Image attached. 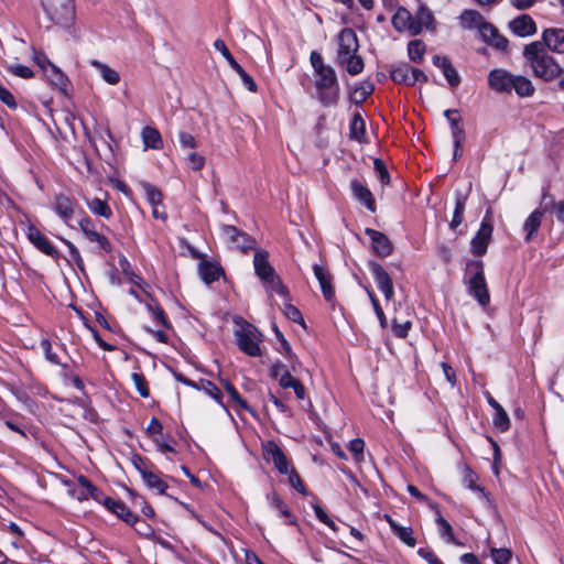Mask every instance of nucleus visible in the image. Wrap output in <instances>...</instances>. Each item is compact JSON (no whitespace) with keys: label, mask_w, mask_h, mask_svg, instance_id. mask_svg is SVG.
I'll list each match as a JSON object with an SVG mask.
<instances>
[{"label":"nucleus","mask_w":564,"mask_h":564,"mask_svg":"<svg viewBox=\"0 0 564 564\" xmlns=\"http://www.w3.org/2000/svg\"><path fill=\"white\" fill-rule=\"evenodd\" d=\"M310 61L315 74L318 100L325 107L335 106L339 99V84L335 69L326 65L321 53L313 51Z\"/></svg>","instance_id":"nucleus-1"},{"label":"nucleus","mask_w":564,"mask_h":564,"mask_svg":"<svg viewBox=\"0 0 564 564\" xmlns=\"http://www.w3.org/2000/svg\"><path fill=\"white\" fill-rule=\"evenodd\" d=\"M523 58L530 66L533 75L546 83L561 77L563 69L555 58L547 54L540 41L531 42L523 48Z\"/></svg>","instance_id":"nucleus-2"},{"label":"nucleus","mask_w":564,"mask_h":564,"mask_svg":"<svg viewBox=\"0 0 564 564\" xmlns=\"http://www.w3.org/2000/svg\"><path fill=\"white\" fill-rule=\"evenodd\" d=\"M466 279L469 293L478 301V303L481 306L489 304L490 295L485 279L482 261L473 260L467 263Z\"/></svg>","instance_id":"nucleus-3"},{"label":"nucleus","mask_w":564,"mask_h":564,"mask_svg":"<svg viewBox=\"0 0 564 564\" xmlns=\"http://www.w3.org/2000/svg\"><path fill=\"white\" fill-rule=\"evenodd\" d=\"M236 339L239 349L250 357L261 356L260 344L263 340L262 334L251 324L246 323L236 330Z\"/></svg>","instance_id":"nucleus-4"},{"label":"nucleus","mask_w":564,"mask_h":564,"mask_svg":"<svg viewBox=\"0 0 564 564\" xmlns=\"http://www.w3.org/2000/svg\"><path fill=\"white\" fill-rule=\"evenodd\" d=\"M85 238L97 245L98 253L100 256L109 254L112 252V245L110 240L97 230L96 224L89 217H83L78 223Z\"/></svg>","instance_id":"nucleus-5"},{"label":"nucleus","mask_w":564,"mask_h":564,"mask_svg":"<svg viewBox=\"0 0 564 564\" xmlns=\"http://www.w3.org/2000/svg\"><path fill=\"white\" fill-rule=\"evenodd\" d=\"M263 457L267 462L273 463L274 467L282 475H286L292 468L286 455L274 441H268L263 444Z\"/></svg>","instance_id":"nucleus-6"},{"label":"nucleus","mask_w":564,"mask_h":564,"mask_svg":"<svg viewBox=\"0 0 564 564\" xmlns=\"http://www.w3.org/2000/svg\"><path fill=\"white\" fill-rule=\"evenodd\" d=\"M359 41L352 29L345 28L338 35V50L336 62L349 55L358 53Z\"/></svg>","instance_id":"nucleus-7"},{"label":"nucleus","mask_w":564,"mask_h":564,"mask_svg":"<svg viewBox=\"0 0 564 564\" xmlns=\"http://www.w3.org/2000/svg\"><path fill=\"white\" fill-rule=\"evenodd\" d=\"M492 225L491 223L485 217L480 224V227L474 238L471 239L470 246H471V252L475 256H484L487 252L488 245L491 240L492 236Z\"/></svg>","instance_id":"nucleus-8"},{"label":"nucleus","mask_w":564,"mask_h":564,"mask_svg":"<svg viewBox=\"0 0 564 564\" xmlns=\"http://www.w3.org/2000/svg\"><path fill=\"white\" fill-rule=\"evenodd\" d=\"M26 236L30 242L41 252L54 259L59 258V252L57 251V249L53 246L48 238L44 234H42L41 230L36 228L34 225L28 226Z\"/></svg>","instance_id":"nucleus-9"},{"label":"nucleus","mask_w":564,"mask_h":564,"mask_svg":"<svg viewBox=\"0 0 564 564\" xmlns=\"http://www.w3.org/2000/svg\"><path fill=\"white\" fill-rule=\"evenodd\" d=\"M369 270L375 279L378 289L383 293L386 300H392V297L394 296V289L390 274L384 270V268L381 264L377 262H370Z\"/></svg>","instance_id":"nucleus-10"},{"label":"nucleus","mask_w":564,"mask_h":564,"mask_svg":"<svg viewBox=\"0 0 564 564\" xmlns=\"http://www.w3.org/2000/svg\"><path fill=\"white\" fill-rule=\"evenodd\" d=\"M393 29L399 33L408 32L410 35H417V26L413 24L412 13L404 7H397L391 18Z\"/></svg>","instance_id":"nucleus-11"},{"label":"nucleus","mask_w":564,"mask_h":564,"mask_svg":"<svg viewBox=\"0 0 564 564\" xmlns=\"http://www.w3.org/2000/svg\"><path fill=\"white\" fill-rule=\"evenodd\" d=\"M514 75L501 68L492 69L488 75L489 87L498 93H511Z\"/></svg>","instance_id":"nucleus-12"},{"label":"nucleus","mask_w":564,"mask_h":564,"mask_svg":"<svg viewBox=\"0 0 564 564\" xmlns=\"http://www.w3.org/2000/svg\"><path fill=\"white\" fill-rule=\"evenodd\" d=\"M79 487L86 488V491H78L77 499L79 501L94 499L96 502L102 505L106 508L105 500H111L112 498L104 496V494L84 475L77 477Z\"/></svg>","instance_id":"nucleus-13"},{"label":"nucleus","mask_w":564,"mask_h":564,"mask_svg":"<svg viewBox=\"0 0 564 564\" xmlns=\"http://www.w3.org/2000/svg\"><path fill=\"white\" fill-rule=\"evenodd\" d=\"M542 44L544 48L563 54L564 53V29L550 28L542 33Z\"/></svg>","instance_id":"nucleus-14"},{"label":"nucleus","mask_w":564,"mask_h":564,"mask_svg":"<svg viewBox=\"0 0 564 564\" xmlns=\"http://www.w3.org/2000/svg\"><path fill=\"white\" fill-rule=\"evenodd\" d=\"M76 206L77 202L64 194H58L54 198V210L66 225H69Z\"/></svg>","instance_id":"nucleus-15"},{"label":"nucleus","mask_w":564,"mask_h":564,"mask_svg":"<svg viewBox=\"0 0 564 564\" xmlns=\"http://www.w3.org/2000/svg\"><path fill=\"white\" fill-rule=\"evenodd\" d=\"M366 235L370 238L376 254L379 257H388L392 253L393 246L384 234L367 228Z\"/></svg>","instance_id":"nucleus-16"},{"label":"nucleus","mask_w":564,"mask_h":564,"mask_svg":"<svg viewBox=\"0 0 564 564\" xmlns=\"http://www.w3.org/2000/svg\"><path fill=\"white\" fill-rule=\"evenodd\" d=\"M510 30L518 36L527 37L536 33V24L529 14H521L509 23Z\"/></svg>","instance_id":"nucleus-17"},{"label":"nucleus","mask_w":564,"mask_h":564,"mask_svg":"<svg viewBox=\"0 0 564 564\" xmlns=\"http://www.w3.org/2000/svg\"><path fill=\"white\" fill-rule=\"evenodd\" d=\"M350 189L352 196L359 200L371 213L376 212V202L370 189L362 184L359 180L352 178L350 181Z\"/></svg>","instance_id":"nucleus-18"},{"label":"nucleus","mask_w":564,"mask_h":564,"mask_svg":"<svg viewBox=\"0 0 564 564\" xmlns=\"http://www.w3.org/2000/svg\"><path fill=\"white\" fill-rule=\"evenodd\" d=\"M106 509L116 514L119 519L127 524L133 527L138 521V514L133 513L121 500H105Z\"/></svg>","instance_id":"nucleus-19"},{"label":"nucleus","mask_w":564,"mask_h":564,"mask_svg":"<svg viewBox=\"0 0 564 564\" xmlns=\"http://www.w3.org/2000/svg\"><path fill=\"white\" fill-rule=\"evenodd\" d=\"M269 505L276 511V514L283 519L286 525H297L296 517L290 510L288 505L275 492L267 497Z\"/></svg>","instance_id":"nucleus-20"},{"label":"nucleus","mask_w":564,"mask_h":564,"mask_svg":"<svg viewBox=\"0 0 564 564\" xmlns=\"http://www.w3.org/2000/svg\"><path fill=\"white\" fill-rule=\"evenodd\" d=\"M313 271H314L315 278L319 282V286H321L324 299L327 302L334 301L335 290L332 285V275L329 274V272L319 264H314Z\"/></svg>","instance_id":"nucleus-21"},{"label":"nucleus","mask_w":564,"mask_h":564,"mask_svg":"<svg viewBox=\"0 0 564 564\" xmlns=\"http://www.w3.org/2000/svg\"><path fill=\"white\" fill-rule=\"evenodd\" d=\"M433 64L441 68L443 75L452 87H456L460 83V77L457 70L453 67L451 61L446 56L435 55L433 57Z\"/></svg>","instance_id":"nucleus-22"},{"label":"nucleus","mask_w":564,"mask_h":564,"mask_svg":"<svg viewBox=\"0 0 564 564\" xmlns=\"http://www.w3.org/2000/svg\"><path fill=\"white\" fill-rule=\"evenodd\" d=\"M46 63H47V67L42 65V68L45 73V76L50 80V83L52 85H54L55 87H57L59 90L66 91V89L69 85L68 78L65 76V74L58 67H56L50 61H46Z\"/></svg>","instance_id":"nucleus-23"},{"label":"nucleus","mask_w":564,"mask_h":564,"mask_svg":"<svg viewBox=\"0 0 564 564\" xmlns=\"http://www.w3.org/2000/svg\"><path fill=\"white\" fill-rule=\"evenodd\" d=\"M390 76L391 79L397 84L406 86L415 85V78L411 74V66L406 63H400L392 66Z\"/></svg>","instance_id":"nucleus-24"},{"label":"nucleus","mask_w":564,"mask_h":564,"mask_svg":"<svg viewBox=\"0 0 564 564\" xmlns=\"http://www.w3.org/2000/svg\"><path fill=\"white\" fill-rule=\"evenodd\" d=\"M253 265L254 272L261 281L275 273L274 269L268 261V252L265 251H257L254 253Z\"/></svg>","instance_id":"nucleus-25"},{"label":"nucleus","mask_w":564,"mask_h":564,"mask_svg":"<svg viewBox=\"0 0 564 564\" xmlns=\"http://www.w3.org/2000/svg\"><path fill=\"white\" fill-rule=\"evenodd\" d=\"M177 380L183 382V383H185V384H187V386H191V387H193V388H195L197 390L204 391L206 394H208L209 397H212L214 400H216L218 403L221 404V397H223L221 391L212 381L203 380V381H200L199 384H197V383H195L192 380L182 378L181 376L177 377Z\"/></svg>","instance_id":"nucleus-26"},{"label":"nucleus","mask_w":564,"mask_h":564,"mask_svg":"<svg viewBox=\"0 0 564 564\" xmlns=\"http://www.w3.org/2000/svg\"><path fill=\"white\" fill-rule=\"evenodd\" d=\"M279 384L283 389L292 388L294 390L295 397L299 400H304L306 395V391L302 382L294 378L291 372H283V376L276 379Z\"/></svg>","instance_id":"nucleus-27"},{"label":"nucleus","mask_w":564,"mask_h":564,"mask_svg":"<svg viewBox=\"0 0 564 564\" xmlns=\"http://www.w3.org/2000/svg\"><path fill=\"white\" fill-rule=\"evenodd\" d=\"M413 24L417 26V34L425 28L427 30L434 29V17L430 9L420 7L415 15H413Z\"/></svg>","instance_id":"nucleus-28"},{"label":"nucleus","mask_w":564,"mask_h":564,"mask_svg":"<svg viewBox=\"0 0 564 564\" xmlns=\"http://www.w3.org/2000/svg\"><path fill=\"white\" fill-rule=\"evenodd\" d=\"M141 135L147 149L161 150L163 148V140L156 128L148 126L142 129Z\"/></svg>","instance_id":"nucleus-29"},{"label":"nucleus","mask_w":564,"mask_h":564,"mask_svg":"<svg viewBox=\"0 0 564 564\" xmlns=\"http://www.w3.org/2000/svg\"><path fill=\"white\" fill-rule=\"evenodd\" d=\"M337 64L341 67H345L347 73L351 76H356L362 73L365 67L364 59L358 53L337 61Z\"/></svg>","instance_id":"nucleus-30"},{"label":"nucleus","mask_w":564,"mask_h":564,"mask_svg":"<svg viewBox=\"0 0 564 564\" xmlns=\"http://www.w3.org/2000/svg\"><path fill=\"white\" fill-rule=\"evenodd\" d=\"M543 219V213L539 209L533 210L523 224L525 240L530 241L539 230Z\"/></svg>","instance_id":"nucleus-31"},{"label":"nucleus","mask_w":564,"mask_h":564,"mask_svg":"<svg viewBox=\"0 0 564 564\" xmlns=\"http://www.w3.org/2000/svg\"><path fill=\"white\" fill-rule=\"evenodd\" d=\"M141 476L143 481L150 489H154L158 494H164L167 489V484L160 477L159 474L153 473L149 468H143L141 470Z\"/></svg>","instance_id":"nucleus-32"},{"label":"nucleus","mask_w":564,"mask_h":564,"mask_svg":"<svg viewBox=\"0 0 564 564\" xmlns=\"http://www.w3.org/2000/svg\"><path fill=\"white\" fill-rule=\"evenodd\" d=\"M90 65L99 72L101 78L109 85H117L120 82V74L109 65L97 59L90 61Z\"/></svg>","instance_id":"nucleus-33"},{"label":"nucleus","mask_w":564,"mask_h":564,"mask_svg":"<svg viewBox=\"0 0 564 564\" xmlns=\"http://www.w3.org/2000/svg\"><path fill=\"white\" fill-rule=\"evenodd\" d=\"M199 275L206 284H210L219 279L221 268L216 263L203 261L198 267Z\"/></svg>","instance_id":"nucleus-34"},{"label":"nucleus","mask_w":564,"mask_h":564,"mask_svg":"<svg viewBox=\"0 0 564 564\" xmlns=\"http://www.w3.org/2000/svg\"><path fill=\"white\" fill-rule=\"evenodd\" d=\"M512 90H514L519 97H531L535 88L528 77L514 75Z\"/></svg>","instance_id":"nucleus-35"},{"label":"nucleus","mask_w":564,"mask_h":564,"mask_svg":"<svg viewBox=\"0 0 564 564\" xmlns=\"http://www.w3.org/2000/svg\"><path fill=\"white\" fill-rule=\"evenodd\" d=\"M145 306L155 325H161L165 328H171V323L169 322L164 311L156 303L155 300L151 299L149 302L145 303Z\"/></svg>","instance_id":"nucleus-36"},{"label":"nucleus","mask_w":564,"mask_h":564,"mask_svg":"<svg viewBox=\"0 0 564 564\" xmlns=\"http://www.w3.org/2000/svg\"><path fill=\"white\" fill-rule=\"evenodd\" d=\"M460 24L466 29H480L486 22L484 17L476 10H465L460 17Z\"/></svg>","instance_id":"nucleus-37"},{"label":"nucleus","mask_w":564,"mask_h":564,"mask_svg":"<svg viewBox=\"0 0 564 564\" xmlns=\"http://www.w3.org/2000/svg\"><path fill=\"white\" fill-rule=\"evenodd\" d=\"M467 196L464 194H457L455 199V209L453 218L449 223V228L455 230L464 220V212L466 208Z\"/></svg>","instance_id":"nucleus-38"},{"label":"nucleus","mask_w":564,"mask_h":564,"mask_svg":"<svg viewBox=\"0 0 564 564\" xmlns=\"http://www.w3.org/2000/svg\"><path fill=\"white\" fill-rule=\"evenodd\" d=\"M463 481H464V485L468 489L478 492L480 498H484L486 500L488 499L485 488L477 484V481H478L477 474L467 466L464 468Z\"/></svg>","instance_id":"nucleus-39"},{"label":"nucleus","mask_w":564,"mask_h":564,"mask_svg":"<svg viewBox=\"0 0 564 564\" xmlns=\"http://www.w3.org/2000/svg\"><path fill=\"white\" fill-rule=\"evenodd\" d=\"M87 206L90 212L97 216L109 219L112 216V210L108 203L104 199L95 197L87 202Z\"/></svg>","instance_id":"nucleus-40"},{"label":"nucleus","mask_w":564,"mask_h":564,"mask_svg":"<svg viewBox=\"0 0 564 564\" xmlns=\"http://www.w3.org/2000/svg\"><path fill=\"white\" fill-rule=\"evenodd\" d=\"M375 85L369 82H362L358 86L355 87L352 91V99L356 104H361L367 100V98L373 93Z\"/></svg>","instance_id":"nucleus-41"},{"label":"nucleus","mask_w":564,"mask_h":564,"mask_svg":"<svg viewBox=\"0 0 564 564\" xmlns=\"http://www.w3.org/2000/svg\"><path fill=\"white\" fill-rule=\"evenodd\" d=\"M426 46L421 40L410 41L408 44L409 58L414 63H420L425 54Z\"/></svg>","instance_id":"nucleus-42"},{"label":"nucleus","mask_w":564,"mask_h":564,"mask_svg":"<svg viewBox=\"0 0 564 564\" xmlns=\"http://www.w3.org/2000/svg\"><path fill=\"white\" fill-rule=\"evenodd\" d=\"M349 130H350V138H352L357 141H361V139L365 135L366 128H365V120L362 119V117L359 112H356L352 116V119H351L350 126H349Z\"/></svg>","instance_id":"nucleus-43"},{"label":"nucleus","mask_w":564,"mask_h":564,"mask_svg":"<svg viewBox=\"0 0 564 564\" xmlns=\"http://www.w3.org/2000/svg\"><path fill=\"white\" fill-rule=\"evenodd\" d=\"M262 282L265 289L270 292H274L281 296L288 295V289L283 285L281 279L275 273L268 276V279H263Z\"/></svg>","instance_id":"nucleus-44"},{"label":"nucleus","mask_w":564,"mask_h":564,"mask_svg":"<svg viewBox=\"0 0 564 564\" xmlns=\"http://www.w3.org/2000/svg\"><path fill=\"white\" fill-rule=\"evenodd\" d=\"M393 534L401 540L404 544L410 547H414L416 544V540L413 538V530L410 527H403L398 524L394 530H392Z\"/></svg>","instance_id":"nucleus-45"},{"label":"nucleus","mask_w":564,"mask_h":564,"mask_svg":"<svg viewBox=\"0 0 564 564\" xmlns=\"http://www.w3.org/2000/svg\"><path fill=\"white\" fill-rule=\"evenodd\" d=\"M40 347H41V349H42V351H43V354H44L45 359H46L48 362H51V364H53V365L62 366V367H64V368H66V367H67L66 365H63V364L61 362V359H59V357L57 356V354L53 351V349H52V343H51V340H50V339H47V338H43V339H41V341H40Z\"/></svg>","instance_id":"nucleus-46"},{"label":"nucleus","mask_w":564,"mask_h":564,"mask_svg":"<svg viewBox=\"0 0 564 564\" xmlns=\"http://www.w3.org/2000/svg\"><path fill=\"white\" fill-rule=\"evenodd\" d=\"M436 524L438 525L441 536L446 539L448 543L456 544L452 525L440 513L436 517Z\"/></svg>","instance_id":"nucleus-47"},{"label":"nucleus","mask_w":564,"mask_h":564,"mask_svg":"<svg viewBox=\"0 0 564 564\" xmlns=\"http://www.w3.org/2000/svg\"><path fill=\"white\" fill-rule=\"evenodd\" d=\"M279 352L282 354L290 364L291 370L296 372L301 367V362L297 359V356L292 351V348L286 339H283V345H281V349Z\"/></svg>","instance_id":"nucleus-48"},{"label":"nucleus","mask_w":564,"mask_h":564,"mask_svg":"<svg viewBox=\"0 0 564 564\" xmlns=\"http://www.w3.org/2000/svg\"><path fill=\"white\" fill-rule=\"evenodd\" d=\"M492 422L494 426L500 432H506L510 427V420L503 408L495 411Z\"/></svg>","instance_id":"nucleus-49"},{"label":"nucleus","mask_w":564,"mask_h":564,"mask_svg":"<svg viewBox=\"0 0 564 564\" xmlns=\"http://www.w3.org/2000/svg\"><path fill=\"white\" fill-rule=\"evenodd\" d=\"M132 382L134 388L139 392L142 398H148L150 395V390L148 388V382L145 377L142 373L133 372L131 375Z\"/></svg>","instance_id":"nucleus-50"},{"label":"nucleus","mask_w":564,"mask_h":564,"mask_svg":"<svg viewBox=\"0 0 564 564\" xmlns=\"http://www.w3.org/2000/svg\"><path fill=\"white\" fill-rule=\"evenodd\" d=\"M366 290H367L368 296L370 299V302L372 304L373 311L379 319L381 328H383V329L387 328V325H388L387 317L379 304L378 299L376 297L375 293L371 290H369V289H366Z\"/></svg>","instance_id":"nucleus-51"},{"label":"nucleus","mask_w":564,"mask_h":564,"mask_svg":"<svg viewBox=\"0 0 564 564\" xmlns=\"http://www.w3.org/2000/svg\"><path fill=\"white\" fill-rule=\"evenodd\" d=\"M289 484L292 488H294L296 491L302 494L303 496H307V490L305 488V485L302 481V478L297 474V471L294 468H291L289 473Z\"/></svg>","instance_id":"nucleus-52"},{"label":"nucleus","mask_w":564,"mask_h":564,"mask_svg":"<svg viewBox=\"0 0 564 564\" xmlns=\"http://www.w3.org/2000/svg\"><path fill=\"white\" fill-rule=\"evenodd\" d=\"M231 247L241 250L242 252H247L254 249L256 240L246 232H242L241 237H239V239L235 241Z\"/></svg>","instance_id":"nucleus-53"},{"label":"nucleus","mask_w":564,"mask_h":564,"mask_svg":"<svg viewBox=\"0 0 564 564\" xmlns=\"http://www.w3.org/2000/svg\"><path fill=\"white\" fill-rule=\"evenodd\" d=\"M373 169L380 183L388 185L390 183V176L384 162L380 159H375Z\"/></svg>","instance_id":"nucleus-54"},{"label":"nucleus","mask_w":564,"mask_h":564,"mask_svg":"<svg viewBox=\"0 0 564 564\" xmlns=\"http://www.w3.org/2000/svg\"><path fill=\"white\" fill-rule=\"evenodd\" d=\"M62 241L67 246L72 261L80 271H84V260L77 247L69 240L62 239Z\"/></svg>","instance_id":"nucleus-55"},{"label":"nucleus","mask_w":564,"mask_h":564,"mask_svg":"<svg viewBox=\"0 0 564 564\" xmlns=\"http://www.w3.org/2000/svg\"><path fill=\"white\" fill-rule=\"evenodd\" d=\"M214 47L226 58L231 68H235L237 65H239L223 40L217 39L214 42Z\"/></svg>","instance_id":"nucleus-56"},{"label":"nucleus","mask_w":564,"mask_h":564,"mask_svg":"<svg viewBox=\"0 0 564 564\" xmlns=\"http://www.w3.org/2000/svg\"><path fill=\"white\" fill-rule=\"evenodd\" d=\"M224 387L226 391L228 392L230 399L240 408V409H248L247 402L241 398L237 389L229 382L225 381Z\"/></svg>","instance_id":"nucleus-57"},{"label":"nucleus","mask_w":564,"mask_h":564,"mask_svg":"<svg viewBox=\"0 0 564 564\" xmlns=\"http://www.w3.org/2000/svg\"><path fill=\"white\" fill-rule=\"evenodd\" d=\"M491 556L495 564H509L512 553L508 549H491Z\"/></svg>","instance_id":"nucleus-58"},{"label":"nucleus","mask_w":564,"mask_h":564,"mask_svg":"<svg viewBox=\"0 0 564 564\" xmlns=\"http://www.w3.org/2000/svg\"><path fill=\"white\" fill-rule=\"evenodd\" d=\"M242 231L231 225L221 226L223 237L232 246L241 237Z\"/></svg>","instance_id":"nucleus-59"},{"label":"nucleus","mask_w":564,"mask_h":564,"mask_svg":"<svg viewBox=\"0 0 564 564\" xmlns=\"http://www.w3.org/2000/svg\"><path fill=\"white\" fill-rule=\"evenodd\" d=\"M241 78L242 83L246 85L248 90L254 93L257 91V85L253 80V78L240 66L237 65L235 68H232Z\"/></svg>","instance_id":"nucleus-60"},{"label":"nucleus","mask_w":564,"mask_h":564,"mask_svg":"<svg viewBox=\"0 0 564 564\" xmlns=\"http://www.w3.org/2000/svg\"><path fill=\"white\" fill-rule=\"evenodd\" d=\"M451 132L453 137V143L454 145L463 144L465 140V130L460 122H453V126H451Z\"/></svg>","instance_id":"nucleus-61"},{"label":"nucleus","mask_w":564,"mask_h":564,"mask_svg":"<svg viewBox=\"0 0 564 564\" xmlns=\"http://www.w3.org/2000/svg\"><path fill=\"white\" fill-rule=\"evenodd\" d=\"M314 509V512H315V516L316 518L323 522L324 524H326L329 529H332L333 531H337V525L335 524V522L328 517V514L326 513V511L319 507V506H314L313 507Z\"/></svg>","instance_id":"nucleus-62"},{"label":"nucleus","mask_w":564,"mask_h":564,"mask_svg":"<svg viewBox=\"0 0 564 564\" xmlns=\"http://www.w3.org/2000/svg\"><path fill=\"white\" fill-rule=\"evenodd\" d=\"M412 323L406 321L404 323H398L393 321L392 330L398 338H405L411 329Z\"/></svg>","instance_id":"nucleus-63"},{"label":"nucleus","mask_w":564,"mask_h":564,"mask_svg":"<svg viewBox=\"0 0 564 564\" xmlns=\"http://www.w3.org/2000/svg\"><path fill=\"white\" fill-rule=\"evenodd\" d=\"M148 202L155 207L156 205H161L162 203V194L154 186L148 185L145 187Z\"/></svg>","instance_id":"nucleus-64"}]
</instances>
